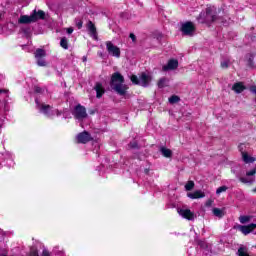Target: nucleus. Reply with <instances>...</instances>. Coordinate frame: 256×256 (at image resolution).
Instances as JSON below:
<instances>
[{
  "mask_svg": "<svg viewBox=\"0 0 256 256\" xmlns=\"http://www.w3.org/2000/svg\"><path fill=\"white\" fill-rule=\"evenodd\" d=\"M123 83H125L123 75L119 72H115L111 77L110 85L120 97H125L127 95V85H124Z\"/></svg>",
  "mask_w": 256,
  "mask_h": 256,
  "instance_id": "nucleus-1",
  "label": "nucleus"
},
{
  "mask_svg": "<svg viewBox=\"0 0 256 256\" xmlns=\"http://www.w3.org/2000/svg\"><path fill=\"white\" fill-rule=\"evenodd\" d=\"M217 19V12L215 11V7H208L206 11H202L197 17L198 23L209 24L213 23Z\"/></svg>",
  "mask_w": 256,
  "mask_h": 256,
  "instance_id": "nucleus-2",
  "label": "nucleus"
},
{
  "mask_svg": "<svg viewBox=\"0 0 256 256\" xmlns=\"http://www.w3.org/2000/svg\"><path fill=\"white\" fill-rule=\"evenodd\" d=\"M35 103L40 113H43L44 115H46V117H53L54 115H57V117H59L61 115V111H59L58 109L53 110V107L51 105L39 103V99H35Z\"/></svg>",
  "mask_w": 256,
  "mask_h": 256,
  "instance_id": "nucleus-3",
  "label": "nucleus"
},
{
  "mask_svg": "<svg viewBox=\"0 0 256 256\" xmlns=\"http://www.w3.org/2000/svg\"><path fill=\"white\" fill-rule=\"evenodd\" d=\"M72 115L74 116V119H77L78 121H83V119H87V109L85 108V106L78 104L75 106Z\"/></svg>",
  "mask_w": 256,
  "mask_h": 256,
  "instance_id": "nucleus-4",
  "label": "nucleus"
},
{
  "mask_svg": "<svg viewBox=\"0 0 256 256\" xmlns=\"http://www.w3.org/2000/svg\"><path fill=\"white\" fill-rule=\"evenodd\" d=\"M182 35L186 37H193L195 35V24L193 22H185L181 26Z\"/></svg>",
  "mask_w": 256,
  "mask_h": 256,
  "instance_id": "nucleus-5",
  "label": "nucleus"
},
{
  "mask_svg": "<svg viewBox=\"0 0 256 256\" xmlns=\"http://www.w3.org/2000/svg\"><path fill=\"white\" fill-rule=\"evenodd\" d=\"M106 49H107V52L109 53V55H111L112 57H116V58L121 57V49L119 47H117L116 45H114L113 42L107 41Z\"/></svg>",
  "mask_w": 256,
  "mask_h": 256,
  "instance_id": "nucleus-6",
  "label": "nucleus"
},
{
  "mask_svg": "<svg viewBox=\"0 0 256 256\" xmlns=\"http://www.w3.org/2000/svg\"><path fill=\"white\" fill-rule=\"evenodd\" d=\"M47 52H45L44 49L38 48L35 52V57L37 58V65L39 67H46L47 66V62L45 61V59H43V57H46Z\"/></svg>",
  "mask_w": 256,
  "mask_h": 256,
  "instance_id": "nucleus-7",
  "label": "nucleus"
},
{
  "mask_svg": "<svg viewBox=\"0 0 256 256\" xmlns=\"http://www.w3.org/2000/svg\"><path fill=\"white\" fill-rule=\"evenodd\" d=\"M19 25H29V23H37V17L35 13H32L30 16L28 15H21L18 19Z\"/></svg>",
  "mask_w": 256,
  "mask_h": 256,
  "instance_id": "nucleus-8",
  "label": "nucleus"
},
{
  "mask_svg": "<svg viewBox=\"0 0 256 256\" xmlns=\"http://www.w3.org/2000/svg\"><path fill=\"white\" fill-rule=\"evenodd\" d=\"M178 214L180 217H183V219H187L188 221H195V218L197 217L194 212L185 208L178 209Z\"/></svg>",
  "mask_w": 256,
  "mask_h": 256,
  "instance_id": "nucleus-9",
  "label": "nucleus"
},
{
  "mask_svg": "<svg viewBox=\"0 0 256 256\" xmlns=\"http://www.w3.org/2000/svg\"><path fill=\"white\" fill-rule=\"evenodd\" d=\"M76 139H77V143H82L83 145L93 140V138L91 137V134L87 131L79 133L76 136Z\"/></svg>",
  "mask_w": 256,
  "mask_h": 256,
  "instance_id": "nucleus-10",
  "label": "nucleus"
},
{
  "mask_svg": "<svg viewBox=\"0 0 256 256\" xmlns=\"http://www.w3.org/2000/svg\"><path fill=\"white\" fill-rule=\"evenodd\" d=\"M87 31L89 35L94 39V41H97L98 36H97V27H95V24L93 21L89 20L86 24Z\"/></svg>",
  "mask_w": 256,
  "mask_h": 256,
  "instance_id": "nucleus-11",
  "label": "nucleus"
},
{
  "mask_svg": "<svg viewBox=\"0 0 256 256\" xmlns=\"http://www.w3.org/2000/svg\"><path fill=\"white\" fill-rule=\"evenodd\" d=\"M179 67V61L176 59H171L168 61L167 65L162 67L163 71H173Z\"/></svg>",
  "mask_w": 256,
  "mask_h": 256,
  "instance_id": "nucleus-12",
  "label": "nucleus"
},
{
  "mask_svg": "<svg viewBox=\"0 0 256 256\" xmlns=\"http://www.w3.org/2000/svg\"><path fill=\"white\" fill-rule=\"evenodd\" d=\"M238 229H239V231H241V233H243V235H249V233H252V231L254 229H256V224L251 223V224L246 225V226L239 225Z\"/></svg>",
  "mask_w": 256,
  "mask_h": 256,
  "instance_id": "nucleus-13",
  "label": "nucleus"
},
{
  "mask_svg": "<svg viewBox=\"0 0 256 256\" xmlns=\"http://www.w3.org/2000/svg\"><path fill=\"white\" fill-rule=\"evenodd\" d=\"M94 90L96 91L97 99H101V97L105 95V88L103 87V84L101 82H96Z\"/></svg>",
  "mask_w": 256,
  "mask_h": 256,
  "instance_id": "nucleus-14",
  "label": "nucleus"
},
{
  "mask_svg": "<svg viewBox=\"0 0 256 256\" xmlns=\"http://www.w3.org/2000/svg\"><path fill=\"white\" fill-rule=\"evenodd\" d=\"M149 83H151V77L147 75V73L143 72L140 75V86L141 87H149Z\"/></svg>",
  "mask_w": 256,
  "mask_h": 256,
  "instance_id": "nucleus-15",
  "label": "nucleus"
},
{
  "mask_svg": "<svg viewBox=\"0 0 256 256\" xmlns=\"http://www.w3.org/2000/svg\"><path fill=\"white\" fill-rule=\"evenodd\" d=\"M239 149L241 151L242 160L244 161V163H255V157L249 156L247 152L243 151V148H241V146L239 147Z\"/></svg>",
  "mask_w": 256,
  "mask_h": 256,
  "instance_id": "nucleus-16",
  "label": "nucleus"
},
{
  "mask_svg": "<svg viewBox=\"0 0 256 256\" xmlns=\"http://www.w3.org/2000/svg\"><path fill=\"white\" fill-rule=\"evenodd\" d=\"M187 197H189V199H203V197H205V192L196 190L194 192L188 193Z\"/></svg>",
  "mask_w": 256,
  "mask_h": 256,
  "instance_id": "nucleus-17",
  "label": "nucleus"
},
{
  "mask_svg": "<svg viewBox=\"0 0 256 256\" xmlns=\"http://www.w3.org/2000/svg\"><path fill=\"white\" fill-rule=\"evenodd\" d=\"M232 91L235 93H243L245 91V85L242 82H237L232 86Z\"/></svg>",
  "mask_w": 256,
  "mask_h": 256,
  "instance_id": "nucleus-18",
  "label": "nucleus"
},
{
  "mask_svg": "<svg viewBox=\"0 0 256 256\" xmlns=\"http://www.w3.org/2000/svg\"><path fill=\"white\" fill-rule=\"evenodd\" d=\"M160 153L163 155V157L166 158H170L173 157V152L171 151V149L165 148V147H161L160 148Z\"/></svg>",
  "mask_w": 256,
  "mask_h": 256,
  "instance_id": "nucleus-19",
  "label": "nucleus"
},
{
  "mask_svg": "<svg viewBox=\"0 0 256 256\" xmlns=\"http://www.w3.org/2000/svg\"><path fill=\"white\" fill-rule=\"evenodd\" d=\"M169 86V79L163 77V78H160V80L158 81V87L159 89H163L165 87H168Z\"/></svg>",
  "mask_w": 256,
  "mask_h": 256,
  "instance_id": "nucleus-20",
  "label": "nucleus"
},
{
  "mask_svg": "<svg viewBox=\"0 0 256 256\" xmlns=\"http://www.w3.org/2000/svg\"><path fill=\"white\" fill-rule=\"evenodd\" d=\"M32 13H35L36 21H39V19H45V12L43 10H33Z\"/></svg>",
  "mask_w": 256,
  "mask_h": 256,
  "instance_id": "nucleus-21",
  "label": "nucleus"
},
{
  "mask_svg": "<svg viewBox=\"0 0 256 256\" xmlns=\"http://www.w3.org/2000/svg\"><path fill=\"white\" fill-rule=\"evenodd\" d=\"M254 59H255V55L251 53L246 55V61H247L248 67H254V63H253Z\"/></svg>",
  "mask_w": 256,
  "mask_h": 256,
  "instance_id": "nucleus-22",
  "label": "nucleus"
},
{
  "mask_svg": "<svg viewBox=\"0 0 256 256\" xmlns=\"http://www.w3.org/2000/svg\"><path fill=\"white\" fill-rule=\"evenodd\" d=\"M212 213L215 217H223V215H225V213H223V210L222 209H219V208H213L212 210Z\"/></svg>",
  "mask_w": 256,
  "mask_h": 256,
  "instance_id": "nucleus-23",
  "label": "nucleus"
},
{
  "mask_svg": "<svg viewBox=\"0 0 256 256\" xmlns=\"http://www.w3.org/2000/svg\"><path fill=\"white\" fill-rule=\"evenodd\" d=\"M60 46L62 47V49H69V41L66 37L61 38Z\"/></svg>",
  "mask_w": 256,
  "mask_h": 256,
  "instance_id": "nucleus-24",
  "label": "nucleus"
},
{
  "mask_svg": "<svg viewBox=\"0 0 256 256\" xmlns=\"http://www.w3.org/2000/svg\"><path fill=\"white\" fill-rule=\"evenodd\" d=\"M240 181L241 183H249L251 185L252 183H255V177H252V178L241 177Z\"/></svg>",
  "mask_w": 256,
  "mask_h": 256,
  "instance_id": "nucleus-25",
  "label": "nucleus"
},
{
  "mask_svg": "<svg viewBox=\"0 0 256 256\" xmlns=\"http://www.w3.org/2000/svg\"><path fill=\"white\" fill-rule=\"evenodd\" d=\"M194 187H195V182H193V181H188L187 183H186V185H185V190L186 191H193V189H194Z\"/></svg>",
  "mask_w": 256,
  "mask_h": 256,
  "instance_id": "nucleus-26",
  "label": "nucleus"
},
{
  "mask_svg": "<svg viewBox=\"0 0 256 256\" xmlns=\"http://www.w3.org/2000/svg\"><path fill=\"white\" fill-rule=\"evenodd\" d=\"M239 221L242 224L249 223V221H251V216H246V215L240 216Z\"/></svg>",
  "mask_w": 256,
  "mask_h": 256,
  "instance_id": "nucleus-27",
  "label": "nucleus"
},
{
  "mask_svg": "<svg viewBox=\"0 0 256 256\" xmlns=\"http://www.w3.org/2000/svg\"><path fill=\"white\" fill-rule=\"evenodd\" d=\"M130 81L133 83V85H140V78L137 77V75L130 76Z\"/></svg>",
  "mask_w": 256,
  "mask_h": 256,
  "instance_id": "nucleus-28",
  "label": "nucleus"
},
{
  "mask_svg": "<svg viewBox=\"0 0 256 256\" xmlns=\"http://www.w3.org/2000/svg\"><path fill=\"white\" fill-rule=\"evenodd\" d=\"M181 99L179 98V96L177 95H172L170 98H169V103H171L172 105L175 104V103H179Z\"/></svg>",
  "mask_w": 256,
  "mask_h": 256,
  "instance_id": "nucleus-29",
  "label": "nucleus"
},
{
  "mask_svg": "<svg viewBox=\"0 0 256 256\" xmlns=\"http://www.w3.org/2000/svg\"><path fill=\"white\" fill-rule=\"evenodd\" d=\"M237 253H238L239 256H249L248 253H247V248L241 247V248L238 249Z\"/></svg>",
  "mask_w": 256,
  "mask_h": 256,
  "instance_id": "nucleus-30",
  "label": "nucleus"
},
{
  "mask_svg": "<svg viewBox=\"0 0 256 256\" xmlns=\"http://www.w3.org/2000/svg\"><path fill=\"white\" fill-rule=\"evenodd\" d=\"M34 92L38 93L40 95H43V93H45V88H41L39 86H34Z\"/></svg>",
  "mask_w": 256,
  "mask_h": 256,
  "instance_id": "nucleus-31",
  "label": "nucleus"
},
{
  "mask_svg": "<svg viewBox=\"0 0 256 256\" xmlns=\"http://www.w3.org/2000/svg\"><path fill=\"white\" fill-rule=\"evenodd\" d=\"M227 186H221L219 188H217L216 190V195H221V193H225V191H227Z\"/></svg>",
  "mask_w": 256,
  "mask_h": 256,
  "instance_id": "nucleus-32",
  "label": "nucleus"
},
{
  "mask_svg": "<svg viewBox=\"0 0 256 256\" xmlns=\"http://www.w3.org/2000/svg\"><path fill=\"white\" fill-rule=\"evenodd\" d=\"M128 147L130 149H139V144L137 143V141H133L128 144Z\"/></svg>",
  "mask_w": 256,
  "mask_h": 256,
  "instance_id": "nucleus-33",
  "label": "nucleus"
},
{
  "mask_svg": "<svg viewBox=\"0 0 256 256\" xmlns=\"http://www.w3.org/2000/svg\"><path fill=\"white\" fill-rule=\"evenodd\" d=\"M255 174H256V166H254L252 170L246 172V177H254Z\"/></svg>",
  "mask_w": 256,
  "mask_h": 256,
  "instance_id": "nucleus-34",
  "label": "nucleus"
},
{
  "mask_svg": "<svg viewBox=\"0 0 256 256\" xmlns=\"http://www.w3.org/2000/svg\"><path fill=\"white\" fill-rule=\"evenodd\" d=\"M76 27L78 29H81L83 27V20H80L79 18L75 19Z\"/></svg>",
  "mask_w": 256,
  "mask_h": 256,
  "instance_id": "nucleus-35",
  "label": "nucleus"
},
{
  "mask_svg": "<svg viewBox=\"0 0 256 256\" xmlns=\"http://www.w3.org/2000/svg\"><path fill=\"white\" fill-rule=\"evenodd\" d=\"M222 69H227L229 67V60H224L221 62Z\"/></svg>",
  "mask_w": 256,
  "mask_h": 256,
  "instance_id": "nucleus-36",
  "label": "nucleus"
},
{
  "mask_svg": "<svg viewBox=\"0 0 256 256\" xmlns=\"http://www.w3.org/2000/svg\"><path fill=\"white\" fill-rule=\"evenodd\" d=\"M22 32L25 34V35H29V33H31V28H22Z\"/></svg>",
  "mask_w": 256,
  "mask_h": 256,
  "instance_id": "nucleus-37",
  "label": "nucleus"
},
{
  "mask_svg": "<svg viewBox=\"0 0 256 256\" xmlns=\"http://www.w3.org/2000/svg\"><path fill=\"white\" fill-rule=\"evenodd\" d=\"M5 93L6 97H9V90H0V96Z\"/></svg>",
  "mask_w": 256,
  "mask_h": 256,
  "instance_id": "nucleus-38",
  "label": "nucleus"
},
{
  "mask_svg": "<svg viewBox=\"0 0 256 256\" xmlns=\"http://www.w3.org/2000/svg\"><path fill=\"white\" fill-rule=\"evenodd\" d=\"M30 256H39V252L37 250H32Z\"/></svg>",
  "mask_w": 256,
  "mask_h": 256,
  "instance_id": "nucleus-39",
  "label": "nucleus"
},
{
  "mask_svg": "<svg viewBox=\"0 0 256 256\" xmlns=\"http://www.w3.org/2000/svg\"><path fill=\"white\" fill-rule=\"evenodd\" d=\"M42 256H51V253H49V252L47 251V249H44V250L42 251Z\"/></svg>",
  "mask_w": 256,
  "mask_h": 256,
  "instance_id": "nucleus-40",
  "label": "nucleus"
},
{
  "mask_svg": "<svg viewBox=\"0 0 256 256\" xmlns=\"http://www.w3.org/2000/svg\"><path fill=\"white\" fill-rule=\"evenodd\" d=\"M0 256H7V252L5 250H0Z\"/></svg>",
  "mask_w": 256,
  "mask_h": 256,
  "instance_id": "nucleus-41",
  "label": "nucleus"
},
{
  "mask_svg": "<svg viewBox=\"0 0 256 256\" xmlns=\"http://www.w3.org/2000/svg\"><path fill=\"white\" fill-rule=\"evenodd\" d=\"M67 33L68 35H71V33H73V28L72 27L67 28Z\"/></svg>",
  "mask_w": 256,
  "mask_h": 256,
  "instance_id": "nucleus-42",
  "label": "nucleus"
},
{
  "mask_svg": "<svg viewBox=\"0 0 256 256\" xmlns=\"http://www.w3.org/2000/svg\"><path fill=\"white\" fill-rule=\"evenodd\" d=\"M130 39H132V41L135 42V39H136L135 34L131 33L130 34Z\"/></svg>",
  "mask_w": 256,
  "mask_h": 256,
  "instance_id": "nucleus-43",
  "label": "nucleus"
},
{
  "mask_svg": "<svg viewBox=\"0 0 256 256\" xmlns=\"http://www.w3.org/2000/svg\"><path fill=\"white\" fill-rule=\"evenodd\" d=\"M98 55H99V57H102V59H103V57H104L103 52H98Z\"/></svg>",
  "mask_w": 256,
  "mask_h": 256,
  "instance_id": "nucleus-44",
  "label": "nucleus"
},
{
  "mask_svg": "<svg viewBox=\"0 0 256 256\" xmlns=\"http://www.w3.org/2000/svg\"><path fill=\"white\" fill-rule=\"evenodd\" d=\"M200 247H205V242H199Z\"/></svg>",
  "mask_w": 256,
  "mask_h": 256,
  "instance_id": "nucleus-45",
  "label": "nucleus"
},
{
  "mask_svg": "<svg viewBox=\"0 0 256 256\" xmlns=\"http://www.w3.org/2000/svg\"><path fill=\"white\" fill-rule=\"evenodd\" d=\"M82 60H83V62L85 63V61H87V56H83V57H82Z\"/></svg>",
  "mask_w": 256,
  "mask_h": 256,
  "instance_id": "nucleus-46",
  "label": "nucleus"
},
{
  "mask_svg": "<svg viewBox=\"0 0 256 256\" xmlns=\"http://www.w3.org/2000/svg\"><path fill=\"white\" fill-rule=\"evenodd\" d=\"M4 104L7 105V100H4Z\"/></svg>",
  "mask_w": 256,
  "mask_h": 256,
  "instance_id": "nucleus-47",
  "label": "nucleus"
},
{
  "mask_svg": "<svg viewBox=\"0 0 256 256\" xmlns=\"http://www.w3.org/2000/svg\"><path fill=\"white\" fill-rule=\"evenodd\" d=\"M1 127H3V125L0 124V129H1Z\"/></svg>",
  "mask_w": 256,
  "mask_h": 256,
  "instance_id": "nucleus-48",
  "label": "nucleus"
},
{
  "mask_svg": "<svg viewBox=\"0 0 256 256\" xmlns=\"http://www.w3.org/2000/svg\"><path fill=\"white\" fill-rule=\"evenodd\" d=\"M254 193H256V188L254 189Z\"/></svg>",
  "mask_w": 256,
  "mask_h": 256,
  "instance_id": "nucleus-49",
  "label": "nucleus"
}]
</instances>
